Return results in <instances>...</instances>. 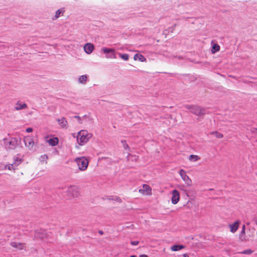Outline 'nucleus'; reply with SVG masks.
Here are the masks:
<instances>
[{"mask_svg": "<svg viewBox=\"0 0 257 257\" xmlns=\"http://www.w3.org/2000/svg\"><path fill=\"white\" fill-rule=\"evenodd\" d=\"M185 108L196 115L201 116L206 114V109L198 105H186Z\"/></svg>", "mask_w": 257, "mask_h": 257, "instance_id": "nucleus-1", "label": "nucleus"}, {"mask_svg": "<svg viewBox=\"0 0 257 257\" xmlns=\"http://www.w3.org/2000/svg\"><path fill=\"white\" fill-rule=\"evenodd\" d=\"M92 137L91 134H89L86 130L80 131L78 134L77 140L80 145L86 143Z\"/></svg>", "mask_w": 257, "mask_h": 257, "instance_id": "nucleus-2", "label": "nucleus"}, {"mask_svg": "<svg viewBox=\"0 0 257 257\" xmlns=\"http://www.w3.org/2000/svg\"><path fill=\"white\" fill-rule=\"evenodd\" d=\"M3 140L4 146L7 150L15 149L19 143V138H12L10 139L5 138Z\"/></svg>", "mask_w": 257, "mask_h": 257, "instance_id": "nucleus-3", "label": "nucleus"}, {"mask_svg": "<svg viewBox=\"0 0 257 257\" xmlns=\"http://www.w3.org/2000/svg\"><path fill=\"white\" fill-rule=\"evenodd\" d=\"M78 169L80 171H85L87 169L89 161L85 157H82L80 158H77L75 159Z\"/></svg>", "mask_w": 257, "mask_h": 257, "instance_id": "nucleus-4", "label": "nucleus"}, {"mask_svg": "<svg viewBox=\"0 0 257 257\" xmlns=\"http://www.w3.org/2000/svg\"><path fill=\"white\" fill-rule=\"evenodd\" d=\"M22 161L23 160L20 159L19 157H15L14 158V161L13 163L7 165L5 168H7L9 170H15L16 169V167L19 166L22 162Z\"/></svg>", "mask_w": 257, "mask_h": 257, "instance_id": "nucleus-5", "label": "nucleus"}, {"mask_svg": "<svg viewBox=\"0 0 257 257\" xmlns=\"http://www.w3.org/2000/svg\"><path fill=\"white\" fill-rule=\"evenodd\" d=\"M103 52L106 54V57L107 58H116L115 50L111 48H103L102 49Z\"/></svg>", "mask_w": 257, "mask_h": 257, "instance_id": "nucleus-6", "label": "nucleus"}, {"mask_svg": "<svg viewBox=\"0 0 257 257\" xmlns=\"http://www.w3.org/2000/svg\"><path fill=\"white\" fill-rule=\"evenodd\" d=\"M179 174L182 179L185 181V183L188 185L190 186L192 184V181L186 175V172L184 170L181 169L180 171Z\"/></svg>", "mask_w": 257, "mask_h": 257, "instance_id": "nucleus-7", "label": "nucleus"}, {"mask_svg": "<svg viewBox=\"0 0 257 257\" xmlns=\"http://www.w3.org/2000/svg\"><path fill=\"white\" fill-rule=\"evenodd\" d=\"M180 199V194L178 190L175 189L172 191V203L173 204H177Z\"/></svg>", "mask_w": 257, "mask_h": 257, "instance_id": "nucleus-8", "label": "nucleus"}, {"mask_svg": "<svg viewBox=\"0 0 257 257\" xmlns=\"http://www.w3.org/2000/svg\"><path fill=\"white\" fill-rule=\"evenodd\" d=\"M68 191L74 197H77L79 195L78 188L75 186H70L68 189Z\"/></svg>", "mask_w": 257, "mask_h": 257, "instance_id": "nucleus-9", "label": "nucleus"}, {"mask_svg": "<svg viewBox=\"0 0 257 257\" xmlns=\"http://www.w3.org/2000/svg\"><path fill=\"white\" fill-rule=\"evenodd\" d=\"M24 143L27 147L31 149L34 146V142L33 139L30 137H26L24 139Z\"/></svg>", "mask_w": 257, "mask_h": 257, "instance_id": "nucleus-10", "label": "nucleus"}, {"mask_svg": "<svg viewBox=\"0 0 257 257\" xmlns=\"http://www.w3.org/2000/svg\"><path fill=\"white\" fill-rule=\"evenodd\" d=\"M94 48V46L91 43H86L84 46V50L88 54L91 53L93 51Z\"/></svg>", "mask_w": 257, "mask_h": 257, "instance_id": "nucleus-11", "label": "nucleus"}, {"mask_svg": "<svg viewBox=\"0 0 257 257\" xmlns=\"http://www.w3.org/2000/svg\"><path fill=\"white\" fill-rule=\"evenodd\" d=\"M239 224V221L237 220L232 224H230L229 227L230 228V231L232 233L235 232L238 228V225Z\"/></svg>", "mask_w": 257, "mask_h": 257, "instance_id": "nucleus-12", "label": "nucleus"}, {"mask_svg": "<svg viewBox=\"0 0 257 257\" xmlns=\"http://www.w3.org/2000/svg\"><path fill=\"white\" fill-rule=\"evenodd\" d=\"M134 59L135 60H139L141 62L146 61V58L141 54L137 53L134 55Z\"/></svg>", "mask_w": 257, "mask_h": 257, "instance_id": "nucleus-13", "label": "nucleus"}, {"mask_svg": "<svg viewBox=\"0 0 257 257\" xmlns=\"http://www.w3.org/2000/svg\"><path fill=\"white\" fill-rule=\"evenodd\" d=\"M47 142L51 146H55L58 143V139L57 138H51L47 140Z\"/></svg>", "mask_w": 257, "mask_h": 257, "instance_id": "nucleus-14", "label": "nucleus"}, {"mask_svg": "<svg viewBox=\"0 0 257 257\" xmlns=\"http://www.w3.org/2000/svg\"><path fill=\"white\" fill-rule=\"evenodd\" d=\"M27 107V105L24 103H21L19 101H18L17 103L16 106H15V109L17 110H19L21 109H23L24 108H26Z\"/></svg>", "mask_w": 257, "mask_h": 257, "instance_id": "nucleus-15", "label": "nucleus"}, {"mask_svg": "<svg viewBox=\"0 0 257 257\" xmlns=\"http://www.w3.org/2000/svg\"><path fill=\"white\" fill-rule=\"evenodd\" d=\"M57 121L59 122V124H60L62 127H66L67 121L65 117H63L61 118H58Z\"/></svg>", "mask_w": 257, "mask_h": 257, "instance_id": "nucleus-16", "label": "nucleus"}, {"mask_svg": "<svg viewBox=\"0 0 257 257\" xmlns=\"http://www.w3.org/2000/svg\"><path fill=\"white\" fill-rule=\"evenodd\" d=\"M10 245L12 246H13L14 247L18 248L19 249H23V247H24L23 244L22 243H17L16 242H11L10 243Z\"/></svg>", "mask_w": 257, "mask_h": 257, "instance_id": "nucleus-17", "label": "nucleus"}, {"mask_svg": "<svg viewBox=\"0 0 257 257\" xmlns=\"http://www.w3.org/2000/svg\"><path fill=\"white\" fill-rule=\"evenodd\" d=\"M65 12V10L64 8H61L60 9L58 10L55 13V18H53V20H55L58 19L61 14H63Z\"/></svg>", "mask_w": 257, "mask_h": 257, "instance_id": "nucleus-18", "label": "nucleus"}, {"mask_svg": "<svg viewBox=\"0 0 257 257\" xmlns=\"http://www.w3.org/2000/svg\"><path fill=\"white\" fill-rule=\"evenodd\" d=\"M184 247L185 246L182 244H175L171 246V249L173 251H178Z\"/></svg>", "mask_w": 257, "mask_h": 257, "instance_id": "nucleus-19", "label": "nucleus"}, {"mask_svg": "<svg viewBox=\"0 0 257 257\" xmlns=\"http://www.w3.org/2000/svg\"><path fill=\"white\" fill-rule=\"evenodd\" d=\"M88 78L87 75H83L80 76L78 78V82L81 84H85Z\"/></svg>", "mask_w": 257, "mask_h": 257, "instance_id": "nucleus-20", "label": "nucleus"}, {"mask_svg": "<svg viewBox=\"0 0 257 257\" xmlns=\"http://www.w3.org/2000/svg\"><path fill=\"white\" fill-rule=\"evenodd\" d=\"M220 49V46L217 44H214L212 45L211 52L213 54L216 53L219 51Z\"/></svg>", "mask_w": 257, "mask_h": 257, "instance_id": "nucleus-21", "label": "nucleus"}, {"mask_svg": "<svg viewBox=\"0 0 257 257\" xmlns=\"http://www.w3.org/2000/svg\"><path fill=\"white\" fill-rule=\"evenodd\" d=\"M108 199L114 200L119 203H121L122 202L121 199L119 197L116 196H109L108 197Z\"/></svg>", "mask_w": 257, "mask_h": 257, "instance_id": "nucleus-22", "label": "nucleus"}, {"mask_svg": "<svg viewBox=\"0 0 257 257\" xmlns=\"http://www.w3.org/2000/svg\"><path fill=\"white\" fill-rule=\"evenodd\" d=\"M118 55L122 59L127 61L128 59L129 55L127 54H121L120 53H118Z\"/></svg>", "mask_w": 257, "mask_h": 257, "instance_id": "nucleus-23", "label": "nucleus"}, {"mask_svg": "<svg viewBox=\"0 0 257 257\" xmlns=\"http://www.w3.org/2000/svg\"><path fill=\"white\" fill-rule=\"evenodd\" d=\"M210 134L211 135H214L216 137V138H218V139H221V138H222L223 136V135L220 133H219L217 131H215V132H212L210 133Z\"/></svg>", "mask_w": 257, "mask_h": 257, "instance_id": "nucleus-24", "label": "nucleus"}, {"mask_svg": "<svg viewBox=\"0 0 257 257\" xmlns=\"http://www.w3.org/2000/svg\"><path fill=\"white\" fill-rule=\"evenodd\" d=\"M35 236L37 238L42 239L45 237L46 235L43 232H36L35 233Z\"/></svg>", "mask_w": 257, "mask_h": 257, "instance_id": "nucleus-25", "label": "nucleus"}, {"mask_svg": "<svg viewBox=\"0 0 257 257\" xmlns=\"http://www.w3.org/2000/svg\"><path fill=\"white\" fill-rule=\"evenodd\" d=\"M143 188L144 189V190H142V189H140L139 190V192H141L142 191H144L145 190L147 191L148 193L149 192H151V188L147 184H144L143 185Z\"/></svg>", "mask_w": 257, "mask_h": 257, "instance_id": "nucleus-26", "label": "nucleus"}, {"mask_svg": "<svg viewBox=\"0 0 257 257\" xmlns=\"http://www.w3.org/2000/svg\"><path fill=\"white\" fill-rule=\"evenodd\" d=\"M189 160H193V161H197L199 159V157L198 156L194 155H191L189 156Z\"/></svg>", "mask_w": 257, "mask_h": 257, "instance_id": "nucleus-27", "label": "nucleus"}, {"mask_svg": "<svg viewBox=\"0 0 257 257\" xmlns=\"http://www.w3.org/2000/svg\"><path fill=\"white\" fill-rule=\"evenodd\" d=\"M121 143L122 144L123 146V148L125 150H128L130 151V148L129 147L128 145L126 144V142L125 140H122L121 141Z\"/></svg>", "mask_w": 257, "mask_h": 257, "instance_id": "nucleus-28", "label": "nucleus"}, {"mask_svg": "<svg viewBox=\"0 0 257 257\" xmlns=\"http://www.w3.org/2000/svg\"><path fill=\"white\" fill-rule=\"evenodd\" d=\"M245 225H243L242 227V230L239 234V238L241 240H243V239L241 238V236H242V235L245 234Z\"/></svg>", "mask_w": 257, "mask_h": 257, "instance_id": "nucleus-29", "label": "nucleus"}, {"mask_svg": "<svg viewBox=\"0 0 257 257\" xmlns=\"http://www.w3.org/2000/svg\"><path fill=\"white\" fill-rule=\"evenodd\" d=\"M253 252V251L250 249H246L244 251H242L241 253L242 254H250Z\"/></svg>", "mask_w": 257, "mask_h": 257, "instance_id": "nucleus-30", "label": "nucleus"}, {"mask_svg": "<svg viewBox=\"0 0 257 257\" xmlns=\"http://www.w3.org/2000/svg\"><path fill=\"white\" fill-rule=\"evenodd\" d=\"M48 157L47 155H42L40 158V160L41 162H44L48 159Z\"/></svg>", "mask_w": 257, "mask_h": 257, "instance_id": "nucleus-31", "label": "nucleus"}, {"mask_svg": "<svg viewBox=\"0 0 257 257\" xmlns=\"http://www.w3.org/2000/svg\"><path fill=\"white\" fill-rule=\"evenodd\" d=\"M257 128L252 127L250 129V132L252 134L257 135Z\"/></svg>", "mask_w": 257, "mask_h": 257, "instance_id": "nucleus-32", "label": "nucleus"}, {"mask_svg": "<svg viewBox=\"0 0 257 257\" xmlns=\"http://www.w3.org/2000/svg\"><path fill=\"white\" fill-rule=\"evenodd\" d=\"M74 117L75 118H76V119H78V121L79 123H80V124L82 123V120H81V117H80L79 116H78V115H75V116H74Z\"/></svg>", "mask_w": 257, "mask_h": 257, "instance_id": "nucleus-33", "label": "nucleus"}, {"mask_svg": "<svg viewBox=\"0 0 257 257\" xmlns=\"http://www.w3.org/2000/svg\"><path fill=\"white\" fill-rule=\"evenodd\" d=\"M139 243V241H132L131 242V244L133 245H138Z\"/></svg>", "mask_w": 257, "mask_h": 257, "instance_id": "nucleus-34", "label": "nucleus"}, {"mask_svg": "<svg viewBox=\"0 0 257 257\" xmlns=\"http://www.w3.org/2000/svg\"><path fill=\"white\" fill-rule=\"evenodd\" d=\"M33 131V128L31 127H28L26 128V132L27 133H31Z\"/></svg>", "mask_w": 257, "mask_h": 257, "instance_id": "nucleus-35", "label": "nucleus"}, {"mask_svg": "<svg viewBox=\"0 0 257 257\" xmlns=\"http://www.w3.org/2000/svg\"><path fill=\"white\" fill-rule=\"evenodd\" d=\"M176 26H177V25L175 24H174V26L171 28V29H172V31H173V30L175 29V27H176Z\"/></svg>", "mask_w": 257, "mask_h": 257, "instance_id": "nucleus-36", "label": "nucleus"}, {"mask_svg": "<svg viewBox=\"0 0 257 257\" xmlns=\"http://www.w3.org/2000/svg\"><path fill=\"white\" fill-rule=\"evenodd\" d=\"M139 257H148V255L146 254H141Z\"/></svg>", "mask_w": 257, "mask_h": 257, "instance_id": "nucleus-37", "label": "nucleus"}, {"mask_svg": "<svg viewBox=\"0 0 257 257\" xmlns=\"http://www.w3.org/2000/svg\"><path fill=\"white\" fill-rule=\"evenodd\" d=\"M98 233L100 234V235H102L103 234V231L102 230H99L98 231Z\"/></svg>", "mask_w": 257, "mask_h": 257, "instance_id": "nucleus-38", "label": "nucleus"}, {"mask_svg": "<svg viewBox=\"0 0 257 257\" xmlns=\"http://www.w3.org/2000/svg\"><path fill=\"white\" fill-rule=\"evenodd\" d=\"M182 257H189L187 254H184Z\"/></svg>", "mask_w": 257, "mask_h": 257, "instance_id": "nucleus-39", "label": "nucleus"}, {"mask_svg": "<svg viewBox=\"0 0 257 257\" xmlns=\"http://www.w3.org/2000/svg\"><path fill=\"white\" fill-rule=\"evenodd\" d=\"M87 117V115H84L83 116V118H86Z\"/></svg>", "mask_w": 257, "mask_h": 257, "instance_id": "nucleus-40", "label": "nucleus"}, {"mask_svg": "<svg viewBox=\"0 0 257 257\" xmlns=\"http://www.w3.org/2000/svg\"><path fill=\"white\" fill-rule=\"evenodd\" d=\"M130 257H137V256L136 255H132Z\"/></svg>", "mask_w": 257, "mask_h": 257, "instance_id": "nucleus-41", "label": "nucleus"}, {"mask_svg": "<svg viewBox=\"0 0 257 257\" xmlns=\"http://www.w3.org/2000/svg\"><path fill=\"white\" fill-rule=\"evenodd\" d=\"M181 58H182V57H181V56H179V57H178V58H179V59H181Z\"/></svg>", "mask_w": 257, "mask_h": 257, "instance_id": "nucleus-42", "label": "nucleus"}]
</instances>
